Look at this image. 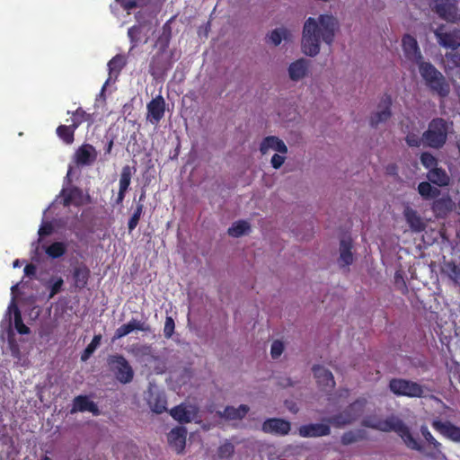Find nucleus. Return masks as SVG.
<instances>
[{"instance_id": "36", "label": "nucleus", "mask_w": 460, "mask_h": 460, "mask_svg": "<svg viewBox=\"0 0 460 460\" xmlns=\"http://www.w3.org/2000/svg\"><path fill=\"white\" fill-rule=\"evenodd\" d=\"M67 114H71V125H76V128H78L83 122L91 119V115L81 107L77 108L75 111H68Z\"/></svg>"}, {"instance_id": "46", "label": "nucleus", "mask_w": 460, "mask_h": 460, "mask_svg": "<svg viewBox=\"0 0 460 460\" xmlns=\"http://www.w3.org/2000/svg\"><path fill=\"white\" fill-rule=\"evenodd\" d=\"M64 285V280L61 277L58 278L52 284H50L48 288H49V299L54 297L57 294H58L62 287Z\"/></svg>"}, {"instance_id": "33", "label": "nucleus", "mask_w": 460, "mask_h": 460, "mask_svg": "<svg viewBox=\"0 0 460 460\" xmlns=\"http://www.w3.org/2000/svg\"><path fill=\"white\" fill-rule=\"evenodd\" d=\"M366 438V432L363 429L349 430L345 432L341 438V442L344 446H348Z\"/></svg>"}, {"instance_id": "52", "label": "nucleus", "mask_w": 460, "mask_h": 460, "mask_svg": "<svg viewBox=\"0 0 460 460\" xmlns=\"http://www.w3.org/2000/svg\"><path fill=\"white\" fill-rule=\"evenodd\" d=\"M420 432L423 436V438L431 445L434 446V447H438L440 446V443L438 442L435 438L432 436V434L429 432L427 426H421L420 427Z\"/></svg>"}, {"instance_id": "2", "label": "nucleus", "mask_w": 460, "mask_h": 460, "mask_svg": "<svg viewBox=\"0 0 460 460\" xmlns=\"http://www.w3.org/2000/svg\"><path fill=\"white\" fill-rule=\"evenodd\" d=\"M418 69L421 79L430 92L442 98L449 94V83L433 64L429 61L421 62Z\"/></svg>"}, {"instance_id": "44", "label": "nucleus", "mask_w": 460, "mask_h": 460, "mask_svg": "<svg viewBox=\"0 0 460 460\" xmlns=\"http://www.w3.org/2000/svg\"><path fill=\"white\" fill-rule=\"evenodd\" d=\"M77 411H91L94 415H97L99 413L98 404H73L71 412Z\"/></svg>"}, {"instance_id": "30", "label": "nucleus", "mask_w": 460, "mask_h": 460, "mask_svg": "<svg viewBox=\"0 0 460 460\" xmlns=\"http://www.w3.org/2000/svg\"><path fill=\"white\" fill-rule=\"evenodd\" d=\"M144 198H145V193H142L139 198V202L137 204L132 216L128 219V233H131L137 226V225L139 223L140 217L144 211V205L141 203V201L144 199Z\"/></svg>"}, {"instance_id": "50", "label": "nucleus", "mask_w": 460, "mask_h": 460, "mask_svg": "<svg viewBox=\"0 0 460 460\" xmlns=\"http://www.w3.org/2000/svg\"><path fill=\"white\" fill-rule=\"evenodd\" d=\"M284 350V345L280 341H274L271 344L270 354L272 358L276 359L280 357Z\"/></svg>"}, {"instance_id": "57", "label": "nucleus", "mask_w": 460, "mask_h": 460, "mask_svg": "<svg viewBox=\"0 0 460 460\" xmlns=\"http://www.w3.org/2000/svg\"><path fill=\"white\" fill-rule=\"evenodd\" d=\"M153 407L151 411L155 413H162L166 411V404H151Z\"/></svg>"}, {"instance_id": "64", "label": "nucleus", "mask_w": 460, "mask_h": 460, "mask_svg": "<svg viewBox=\"0 0 460 460\" xmlns=\"http://www.w3.org/2000/svg\"><path fill=\"white\" fill-rule=\"evenodd\" d=\"M40 460H52L50 457H49L48 456H44Z\"/></svg>"}, {"instance_id": "13", "label": "nucleus", "mask_w": 460, "mask_h": 460, "mask_svg": "<svg viewBox=\"0 0 460 460\" xmlns=\"http://www.w3.org/2000/svg\"><path fill=\"white\" fill-rule=\"evenodd\" d=\"M298 434L302 438H319L331 434V427L327 422L310 423L299 427Z\"/></svg>"}, {"instance_id": "58", "label": "nucleus", "mask_w": 460, "mask_h": 460, "mask_svg": "<svg viewBox=\"0 0 460 460\" xmlns=\"http://www.w3.org/2000/svg\"><path fill=\"white\" fill-rule=\"evenodd\" d=\"M114 146V139L113 137L109 139L104 146V155H110L111 153V150Z\"/></svg>"}, {"instance_id": "28", "label": "nucleus", "mask_w": 460, "mask_h": 460, "mask_svg": "<svg viewBox=\"0 0 460 460\" xmlns=\"http://www.w3.org/2000/svg\"><path fill=\"white\" fill-rule=\"evenodd\" d=\"M67 244L64 242H54L45 249L46 254L51 259H58L66 254Z\"/></svg>"}, {"instance_id": "24", "label": "nucleus", "mask_w": 460, "mask_h": 460, "mask_svg": "<svg viewBox=\"0 0 460 460\" xmlns=\"http://www.w3.org/2000/svg\"><path fill=\"white\" fill-rule=\"evenodd\" d=\"M308 71V61L305 58L297 59L288 67V75L291 80L299 81L304 78Z\"/></svg>"}, {"instance_id": "53", "label": "nucleus", "mask_w": 460, "mask_h": 460, "mask_svg": "<svg viewBox=\"0 0 460 460\" xmlns=\"http://www.w3.org/2000/svg\"><path fill=\"white\" fill-rule=\"evenodd\" d=\"M132 332L133 328L131 327V325H129L128 323L122 324L115 331L114 339H120L122 337L127 336Z\"/></svg>"}, {"instance_id": "34", "label": "nucleus", "mask_w": 460, "mask_h": 460, "mask_svg": "<svg viewBox=\"0 0 460 460\" xmlns=\"http://www.w3.org/2000/svg\"><path fill=\"white\" fill-rule=\"evenodd\" d=\"M13 307V318H14V326L16 331L20 334H29L30 333V328L26 326L23 323L22 314L17 305L14 304V302H12V305H10V308Z\"/></svg>"}, {"instance_id": "7", "label": "nucleus", "mask_w": 460, "mask_h": 460, "mask_svg": "<svg viewBox=\"0 0 460 460\" xmlns=\"http://www.w3.org/2000/svg\"><path fill=\"white\" fill-rule=\"evenodd\" d=\"M108 365L120 383L128 384L132 381L134 371L124 356L119 354L111 355L108 358Z\"/></svg>"}, {"instance_id": "51", "label": "nucleus", "mask_w": 460, "mask_h": 460, "mask_svg": "<svg viewBox=\"0 0 460 460\" xmlns=\"http://www.w3.org/2000/svg\"><path fill=\"white\" fill-rule=\"evenodd\" d=\"M405 141L407 145L411 147H419L420 146L421 143H423L422 137H420L417 134L414 133H409L405 137Z\"/></svg>"}, {"instance_id": "55", "label": "nucleus", "mask_w": 460, "mask_h": 460, "mask_svg": "<svg viewBox=\"0 0 460 460\" xmlns=\"http://www.w3.org/2000/svg\"><path fill=\"white\" fill-rule=\"evenodd\" d=\"M52 232H53V226H52L51 223H45L44 225H42L40 227L38 234L40 236H47V235L51 234Z\"/></svg>"}, {"instance_id": "6", "label": "nucleus", "mask_w": 460, "mask_h": 460, "mask_svg": "<svg viewBox=\"0 0 460 460\" xmlns=\"http://www.w3.org/2000/svg\"><path fill=\"white\" fill-rule=\"evenodd\" d=\"M390 390L397 394L411 398H425L429 394V390L417 382L402 378L392 379L389 383Z\"/></svg>"}, {"instance_id": "10", "label": "nucleus", "mask_w": 460, "mask_h": 460, "mask_svg": "<svg viewBox=\"0 0 460 460\" xmlns=\"http://www.w3.org/2000/svg\"><path fill=\"white\" fill-rule=\"evenodd\" d=\"M291 424L288 420L280 418L267 419L261 426L264 433L276 436H286L290 432Z\"/></svg>"}, {"instance_id": "5", "label": "nucleus", "mask_w": 460, "mask_h": 460, "mask_svg": "<svg viewBox=\"0 0 460 460\" xmlns=\"http://www.w3.org/2000/svg\"><path fill=\"white\" fill-rule=\"evenodd\" d=\"M460 0H429L430 10L448 23L460 22Z\"/></svg>"}, {"instance_id": "23", "label": "nucleus", "mask_w": 460, "mask_h": 460, "mask_svg": "<svg viewBox=\"0 0 460 460\" xmlns=\"http://www.w3.org/2000/svg\"><path fill=\"white\" fill-rule=\"evenodd\" d=\"M392 99L389 95L381 98L376 110V124L387 121L392 115L391 111Z\"/></svg>"}, {"instance_id": "42", "label": "nucleus", "mask_w": 460, "mask_h": 460, "mask_svg": "<svg viewBox=\"0 0 460 460\" xmlns=\"http://www.w3.org/2000/svg\"><path fill=\"white\" fill-rule=\"evenodd\" d=\"M288 35V31L285 29H275L273 30L270 35L269 40L274 46H278L281 43L282 39H286Z\"/></svg>"}, {"instance_id": "39", "label": "nucleus", "mask_w": 460, "mask_h": 460, "mask_svg": "<svg viewBox=\"0 0 460 460\" xmlns=\"http://www.w3.org/2000/svg\"><path fill=\"white\" fill-rule=\"evenodd\" d=\"M418 191L425 199L434 198L438 193V190L433 188L428 181L420 182L418 186Z\"/></svg>"}, {"instance_id": "26", "label": "nucleus", "mask_w": 460, "mask_h": 460, "mask_svg": "<svg viewBox=\"0 0 460 460\" xmlns=\"http://www.w3.org/2000/svg\"><path fill=\"white\" fill-rule=\"evenodd\" d=\"M90 278V270L89 268L82 264L78 267H75L73 271V279L75 281V285L78 288H84L88 283Z\"/></svg>"}, {"instance_id": "16", "label": "nucleus", "mask_w": 460, "mask_h": 460, "mask_svg": "<svg viewBox=\"0 0 460 460\" xmlns=\"http://www.w3.org/2000/svg\"><path fill=\"white\" fill-rule=\"evenodd\" d=\"M60 196L63 199L61 203L64 207H69L71 205L81 207L84 204L83 190L76 186L62 189Z\"/></svg>"}, {"instance_id": "48", "label": "nucleus", "mask_w": 460, "mask_h": 460, "mask_svg": "<svg viewBox=\"0 0 460 460\" xmlns=\"http://www.w3.org/2000/svg\"><path fill=\"white\" fill-rule=\"evenodd\" d=\"M141 31V27L137 25H134L128 30V36L134 46H136L140 40Z\"/></svg>"}, {"instance_id": "8", "label": "nucleus", "mask_w": 460, "mask_h": 460, "mask_svg": "<svg viewBox=\"0 0 460 460\" xmlns=\"http://www.w3.org/2000/svg\"><path fill=\"white\" fill-rule=\"evenodd\" d=\"M434 35L438 45L444 49L456 50L460 47V29L440 24L434 30Z\"/></svg>"}, {"instance_id": "54", "label": "nucleus", "mask_w": 460, "mask_h": 460, "mask_svg": "<svg viewBox=\"0 0 460 460\" xmlns=\"http://www.w3.org/2000/svg\"><path fill=\"white\" fill-rule=\"evenodd\" d=\"M284 162H285V156L280 155L279 154L273 155V156L271 157V161H270L272 167L275 169L280 168L281 165L284 164Z\"/></svg>"}, {"instance_id": "29", "label": "nucleus", "mask_w": 460, "mask_h": 460, "mask_svg": "<svg viewBox=\"0 0 460 460\" xmlns=\"http://www.w3.org/2000/svg\"><path fill=\"white\" fill-rule=\"evenodd\" d=\"M249 411L248 404H239L237 409L227 405L224 410V416L229 420L242 419Z\"/></svg>"}, {"instance_id": "31", "label": "nucleus", "mask_w": 460, "mask_h": 460, "mask_svg": "<svg viewBox=\"0 0 460 460\" xmlns=\"http://www.w3.org/2000/svg\"><path fill=\"white\" fill-rule=\"evenodd\" d=\"M442 273L448 277L454 283L460 281V267L453 261L444 262Z\"/></svg>"}, {"instance_id": "11", "label": "nucleus", "mask_w": 460, "mask_h": 460, "mask_svg": "<svg viewBox=\"0 0 460 460\" xmlns=\"http://www.w3.org/2000/svg\"><path fill=\"white\" fill-rule=\"evenodd\" d=\"M170 415L181 423H189L196 420L198 408L196 404H177L170 411Z\"/></svg>"}, {"instance_id": "45", "label": "nucleus", "mask_w": 460, "mask_h": 460, "mask_svg": "<svg viewBox=\"0 0 460 460\" xmlns=\"http://www.w3.org/2000/svg\"><path fill=\"white\" fill-rule=\"evenodd\" d=\"M445 57L448 62L447 66L449 69L460 66V52L447 53Z\"/></svg>"}, {"instance_id": "21", "label": "nucleus", "mask_w": 460, "mask_h": 460, "mask_svg": "<svg viewBox=\"0 0 460 460\" xmlns=\"http://www.w3.org/2000/svg\"><path fill=\"white\" fill-rule=\"evenodd\" d=\"M270 149L283 155L288 153V147L284 141L275 136L264 137L260 145V151L262 155H265Z\"/></svg>"}, {"instance_id": "56", "label": "nucleus", "mask_w": 460, "mask_h": 460, "mask_svg": "<svg viewBox=\"0 0 460 460\" xmlns=\"http://www.w3.org/2000/svg\"><path fill=\"white\" fill-rule=\"evenodd\" d=\"M36 266L30 263V264H27L24 268V274L28 277H34L35 274H36Z\"/></svg>"}, {"instance_id": "43", "label": "nucleus", "mask_w": 460, "mask_h": 460, "mask_svg": "<svg viewBox=\"0 0 460 460\" xmlns=\"http://www.w3.org/2000/svg\"><path fill=\"white\" fill-rule=\"evenodd\" d=\"M149 0H121L120 4L123 9L129 11L137 7H144L147 5Z\"/></svg>"}, {"instance_id": "40", "label": "nucleus", "mask_w": 460, "mask_h": 460, "mask_svg": "<svg viewBox=\"0 0 460 460\" xmlns=\"http://www.w3.org/2000/svg\"><path fill=\"white\" fill-rule=\"evenodd\" d=\"M421 164L429 170H432L435 167H438V160L437 158L429 152H423L420 157Z\"/></svg>"}, {"instance_id": "4", "label": "nucleus", "mask_w": 460, "mask_h": 460, "mask_svg": "<svg viewBox=\"0 0 460 460\" xmlns=\"http://www.w3.org/2000/svg\"><path fill=\"white\" fill-rule=\"evenodd\" d=\"M450 129V124L442 118L431 119L428 128L422 134L423 144L430 148H442L447 140Z\"/></svg>"}, {"instance_id": "14", "label": "nucleus", "mask_w": 460, "mask_h": 460, "mask_svg": "<svg viewBox=\"0 0 460 460\" xmlns=\"http://www.w3.org/2000/svg\"><path fill=\"white\" fill-rule=\"evenodd\" d=\"M147 119L152 124H157L164 116L165 101L162 95H157L147 103Z\"/></svg>"}, {"instance_id": "49", "label": "nucleus", "mask_w": 460, "mask_h": 460, "mask_svg": "<svg viewBox=\"0 0 460 460\" xmlns=\"http://www.w3.org/2000/svg\"><path fill=\"white\" fill-rule=\"evenodd\" d=\"M129 325L133 328V331H141V332H150L151 327L148 323L143 321H139L137 319H131L128 323Z\"/></svg>"}, {"instance_id": "19", "label": "nucleus", "mask_w": 460, "mask_h": 460, "mask_svg": "<svg viewBox=\"0 0 460 460\" xmlns=\"http://www.w3.org/2000/svg\"><path fill=\"white\" fill-rule=\"evenodd\" d=\"M97 158V152L93 146L84 144L75 153V162L78 165H90Z\"/></svg>"}, {"instance_id": "60", "label": "nucleus", "mask_w": 460, "mask_h": 460, "mask_svg": "<svg viewBox=\"0 0 460 460\" xmlns=\"http://www.w3.org/2000/svg\"><path fill=\"white\" fill-rule=\"evenodd\" d=\"M72 402L77 403V402H91L88 401L86 396L79 395L76 396Z\"/></svg>"}, {"instance_id": "25", "label": "nucleus", "mask_w": 460, "mask_h": 460, "mask_svg": "<svg viewBox=\"0 0 460 460\" xmlns=\"http://www.w3.org/2000/svg\"><path fill=\"white\" fill-rule=\"evenodd\" d=\"M427 179L438 187H446L450 182V177L446 170L438 166L427 172Z\"/></svg>"}, {"instance_id": "63", "label": "nucleus", "mask_w": 460, "mask_h": 460, "mask_svg": "<svg viewBox=\"0 0 460 460\" xmlns=\"http://www.w3.org/2000/svg\"><path fill=\"white\" fill-rule=\"evenodd\" d=\"M18 287H19V284H15L11 288V291L13 294H14L16 292V290L18 289Z\"/></svg>"}, {"instance_id": "1", "label": "nucleus", "mask_w": 460, "mask_h": 460, "mask_svg": "<svg viewBox=\"0 0 460 460\" xmlns=\"http://www.w3.org/2000/svg\"><path fill=\"white\" fill-rule=\"evenodd\" d=\"M339 23L331 14H320L317 19L309 17L303 29L302 50L309 57H315L320 51L321 40L332 45Z\"/></svg>"}, {"instance_id": "62", "label": "nucleus", "mask_w": 460, "mask_h": 460, "mask_svg": "<svg viewBox=\"0 0 460 460\" xmlns=\"http://www.w3.org/2000/svg\"><path fill=\"white\" fill-rule=\"evenodd\" d=\"M13 268H19L21 267V261L19 259H16L13 262Z\"/></svg>"}, {"instance_id": "32", "label": "nucleus", "mask_w": 460, "mask_h": 460, "mask_svg": "<svg viewBox=\"0 0 460 460\" xmlns=\"http://www.w3.org/2000/svg\"><path fill=\"white\" fill-rule=\"evenodd\" d=\"M250 224L244 220H238L233 223L227 233L230 236L240 237L250 231Z\"/></svg>"}, {"instance_id": "3", "label": "nucleus", "mask_w": 460, "mask_h": 460, "mask_svg": "<svg viewBox=\"0 0 460 460\" xmlns=\"http://www.w3.org/2000/svg\"><path fill=\"white\" fill-rule=\"evenodd\" d=\"M376 429L390 432L394 431L402 438L404 444L411 449L421 451L420 443L411 435L409 427L398 417L389 416L385 420L376 421Z\"/></svg>"}, {"instance_id": "61", "label": "nucleus", "mask_w": 460, "mask_h": 460, "mask_svg": "<svg viewBox=\"0 0 460 460\" xmlns=\"http://www.w3.org/2000/svg\"><path fill=\"white\" fill-rule=\"evenodd\" d=\"M289 411L292 412H296L298 411L296 404H295V403L290 404Z\"/></svg>"}, {"instance_id": "47", "label": "nucleus", "mask_w": 460, "mask_h": 460, "mask_svg": "<svg viewBox=\"0 0 460 460\" xmlns=\"http://www.w3.org/2000/svg\"><path fill=\"white\" fill-rule=\"evenodd\" d=\"M175 323L172 316H166L164 327V335L166 339L172 338L174 332Z\"/></svg>"}, {"instance_id": "27", "label": "nucleus", "mask_w": 460, "mask_h": 460, "mask_svg": "<svg viewBox=\"0 0 460 460\" xmlns=\"http://www.w3.org/2000/svg\"><path fill=\"white\" fill-rule=\"evenodd\" d=\"M76 125H59L56 129V134L66 145H71L75 141V132Z\"/></svg>"}, {"instance_id": "22", "label": "nucleus", "mask_w": 460, "mask_h": 460, "mask_svg": "<svg viewBox=\"0 0 460 460\" xmlns=\"http://www.w3.org/2000/svg\"><path fill=\"white\" fill-rule=\"evenodd\" d=\"M352 241L350 238H343L340 243V257L338 259L341 267H347L353 262Z\"/></svg>"}, {"instance_id": "37", "label": "nucleus", "mask_w": 460, "mask_h": 460, "mask_svg": "<svg viewBox=\"0 0 460 460\" xmlns=\"http://www.w3.org/2000/svg\"><path fill=\"white\" fill-rule=\"evenodd\" d=\"M102 341V335L95 334L92 340V341L87 345L84 350L81 354V360L86 361L96 350V349L100 346Z\"/></svg>"}, {"instance_id": "9", "label": "nucleus", "mask_w": 460, "mask_h": 460, "mask_svg": "<svg viewBox=\"0 0 460 460\" xmlns=\"http://www.w3.org/2000/svg\"><path fill=\"white\" fill-rule=\"evenodd\" d=\"M357 405L361 406L362 404H349L344 410L332 413L328 417H324L322 420L334 428H343L349 425L358 418V412L356 409Z\"/></svg>"}, {"instance_id": "41", "label": "nucleus", "mask_w": 460, "mask_h": 460, "mask_svg": "<svg viewBox=\"0 0 460 460\" xmlns=\"http://www.w3.org/2000/svg\"><path fill=\"white\" fill-rule=\"evenodd\" d=\"M234 453V447L230 442L222 444L217 449V455L219 458L227 459L230 458Z\"/></svg>"}, {"instance_id": "35", "label": "nucleus", "mask_w": 460, "mask_h": 460, "mask_svg": "<svg viewBox=\"0 0 460 460\" xmlns=\"http://www.w3.org/2000/svg\"><path fill=\"white\" fill-rule=\"evenodd\" d=\"M125 65L126 62L122 55H116L113 57L108 63L110 75L111 76L112 75H115L117 76Z\"/></svg>"}, {"instance_id": "59", "label": "nucleus", "mask_w": 460, "mask_h": 460, "mask_svg": "<svg viewBox=\"0 0 460 460\" xmlns=\"http://www.w3.org/2000/svg\"><path fill=\"white\" fill-rule=\"evenodd\" d=\"M126 190H120L119 189V193H118V196L115 199V205H119L123 202L124 199H125V194H126Z\"/></svg>"}, {"instance_id": "15", "label": "nucleus", "mask_w": 460, "mask_h": 460, "mask_svg": "<svg viewBox=\"0 0 460 460\" xmlns=\"http://www.w3.org/2000/svg\"><path fill=\"white\" fill-rule=\"evenodd\" d=\"M313 373L318 385L322 390L330 392L335 385L332 373L323 366L315 365L313 367Z\"/></svg>"}, {"instance_id": "12", "label": "nucleus", "mask_w": 460, "mask_h": 460, "mask_svg": "<svg viewBox=\"0 0 460 460\" xmlns=\"http://www.w3.org/2000/svg\"><path fill=\"white\" fill-rule=\"evenodd\" d=\"M402 49L407 59L415 63L417 66H419L420 63L425 62L418 42L412 36L405 35L402 38Z\"/></svg>"}, {"instance_id": "18", "label": "nucleus", "mask_w": 460, "mask_h": 460, "mask_svg": "<svg viewBox=\"0 0 460 460\" xmlns=\"http://www.w3.org/2000/svg\"><path fill=\"white\" fill-rule=\"evenodd\" d=\"M186 436L187 429L182 426L176 427L168 433V443L177 454L183 452L186 445Z\"/></svg>"}, {"instance_id": "38", "label": "nucleus", "mask_w": 460, "mask_h": 460, "mask_svg": "<svg viewBox=\"0 0 460 460\" xmlns=\"http://www.w3.org/2000/svg\"><path fill=\"white\" fill-rule=\"evenodd\" d=\"M132 168L129 165L122 167L120 177H119V188L120 190H128L131 182Z\"/></svg>"}, {"instance_id": "20", "label": "nucleus", "mask_w": 460, "mask_h": 460, "mask_svg": "<svg viewBox=\"0 0 460 460\" xmlns=\"http://www.w3.org/2000/svg\"><path fill=\"white\" fill-rule=\"evenodd\" d=\"M403 216L412 232L420 233L425 230V220L412 208L407 206L403 210Z\"/></svg>"}, {"instance_id": "17", "label": "nucleus", "mask_w": 460, "mask_h": 460, "mask_svg": "<svg viewBox=\"0 0 460 460\" xmlns=\"http://www.w3.org/2000/svg\"><path fill=\"white\" fill-rule=\"evenodd\" d=\"M432 427L445 438L454 442H460V427L450 421H442L438 419L432 421Z\"/></svg>"}]
</instances>
